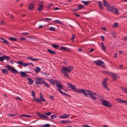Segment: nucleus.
<instances>
[{"mask_svg":"<svg viewBox=\"0 0 127 127\" xmlns=\"http://www.w3.org/2000/svg\"><path fill=\"white\" fill-rule=\"evenodd\" d=\"M23 116L26 117L30 118L32 117L31 116L29 115H24L22 116Z\"/></svg>","mask_w":127,"mask_h":127,"instance_id":"49530a36","label":"nucleus"},{"mask_svg":"<svg viewBox=\"0 0 127 127\" xmlns=\"http://www.w3.org/2000/svg\"><path fill=\"white\" fill-rule=\"evenodd\" d=\"M37 114L39 116L38 117L39 118H44L45 115L44 114H40L39 113H37Z\"/></svg>","mask_w":127,"mask_h":127,"instance_id":"4be33fe9","label":"nucleus"},{"mask_svg":"<svg viewBox=\"0 0 127 127\" xmlns=\"http://www.w3.org/2000/svg\"><path fill=\"white\" fill-rule=\"evenodd\" d=\"M44 19L46 20H49V21H50L52 19L51 18H44Z\"/></svg>","mask_w":127,"mask_h":127,"instance_id":"0e129e2a","label":"nucleus"},{"mask_svg":"<svg viewBox=\"0 0 127 127\" xmlns=\"http://www.w3.org/2000/svg\"><path fill=\"white\" fill-rule=\"evenodd\" d=\"M98 3L99 8L101 9H103V8L102 5V2L101 1H98Z\"/></svg>","mask_w":127,"mask_h":127,"instance_id":"2eb2a0df","label":"nucleus"},{"mask_svg":"<svg viewBox=\"0 0 127 127\" xmlns=\"http://www.w3.org/2000/svg\"><path fill=\"white\" fill-rule=\"evenodd\" d=\"M111 33L112 34L113 36H114V37L115 38L116 37L115 33L114 31H112L111 32Z\"/></svg>","mask_w":127,"mask_h":127,"instance_id":"ea45409f","label":"nucleus"},{"mask_svg":"<svg viewBox=\"0 0 127 127\" xmlns=\"http://www.w3.org/2000/svg\"><path fill=\"white\" fill-rule=\"evenodd\" d=\"M56 117L55 115H52L51 116V119H54L56 118Z\"/></svg>","mask_w":127,"mask_h":127,"instance_id":"603ef678","label":"nucleus"},{"mask_svg":"<svg viewBox=\"0 0 127 127\" xmlns=\"http://www.w3.org/2000/svg\"><path fill=\"white\" fill-rule=\"evenodd\" d=\"M28 33L27 32H25V33H22V35H27L28 34Z\"/></svg>","mask_w":127,"mask_h":127,"instance_id":"338daca9","label":"nucleus"},{"mask_svg":"<svg viewBox=\"0 0 127 127\" xmlns=\"http://www.w3.org/2000/svg\"><path fill=\"white\" fill-rule=\"evenodd\" d=\"M82 2L86 5H88L90 2H88V1L82 0Z\"/></svg>","mask_w":127,"mask_h":127,"instance_id":"2f4dec72","label":"nucleus"},{"mask_svg":"<svg viewBox=\"0 0 127 127\" xmlns=\"http://www.w3.org/2000/svg\"><path fill=\"white\" fill-rule=\"evenodd\" d=\"M20 39L21 40H26V38L23 37L20 38Z\"/></svg>","mask_w":127,"mask_h":127,"instance_id":"6e6d98bb","label":"nucleus"},{"mask_svg":"<svg viewBox=\"0 0 127 127\" xmlns=\"http://www.w3.org/2000/svg\"><path fill=\"white\" fill-rule=\"evenodd\" d=\"M19 74H21V77H25L27 76V75L26 73L23 72H19Z\"/></svg>","mask_w":127,"mask_h":127,"instance_id":"a211bd4d","label":"nucleus"},{"mask_svg":"<svg viewBox=\"0 0 127 127\" xmlns=\"http://www.w3.org/2000/svg\"><path fill=\"white\" fill-rule=\"evenodd\" d=\"M122 89L124 93L127 94V88L123 87L122 88Z\"/></svg>","mask_w":127,"mask_h":127,"instance_id":"e433bc0d","label":"nucleus"},{"mask_svg":"<svg viewBox=\"0 0 127 127\" xmlns=\"http://www.w3.org/2000/svg\"><path fill=\"white\" fill-rule=\"evenodd\" d=\"M60 49L63 51H66L68 52H70L71 50L70 49L66 48L63 46H61L60 47Z\"/></svg>","mask_w":127,"mask_h":127,"instance_id":"1a4fd4ad","label":"nucleus"},{"mask_svg":"<svg viewBox=\"0 0 127 127\" xmlns=\"http://www.w3.org/2000/svg\"><path fill=\"white\" fill-rule=\"evenodd\" d=\"M70 115L68 114V115H67V116L66 117H63V116H61V118H67L68 116H69Z\"/></svg>","mask_w":127,"mask_h":127,"instance_id":"a18cd8bd","label":"nucleus"},{"mask_svg":"<svg viewBox=\"0 0 127 127\" xmlns=\"http://www.w3.org/2000/svg\"><path fill=\"white\" fill-rule=\"evenodd\" d=\"M102 105L107 107H111L112 105L109 102L107 101L106 100H101Z\"/></svg>","mask_w":127,"mask_h":127,"instance_id":"20e7f679","label":"nucleus"},{"mask_svg":"<svg viewBox=\"0 0 127 127\" xmlns=\"http://www.w3.org/2000/svg\"><path fill=\"white\" fill-rule=\"evenodd\" d=\"M2 72L5 74H7L8 70L5 69H1Z\"/></svg>","mask_w":127,"mask_h":127,"instance_id":"393cba45","label":"nucleus"},{"mask_svg":"<svg viewBox=\"0 0 127 127\" xmlns=\"http://www.w3.org/2000/svg\"><path fill=\"white\" fill-rule=\"evenodd\" d=\"M0 38L2 40L1 41L2 42L4 43L7 45L9 44V43L8 42V41L2 38Z\"/></svg>","mask_w":127,"mask_h":127,"instance_id":"f3484780","label":"nucleus"},{"mask_svg":"<svg viewBox=\"0 0 127 127\" xmlns=\"http://www.w3.org/2000/svg\"><path fill=\"white\" fill-rule=\"evenodd\" d=\"M118 26V24L117 23H114L113 27H117Z\"/></svg>","mask_w":127,"mask_h":127,"instance_id":"37998d69","label":"nucleus"},{"mask_svg":"<svg viewBox=\"0 0 127 127\" xmlns=\"http://www.w3.org/2000/svg\"><path fill=\"white\" fill-rule=\"evenodd\" d=\"M47 51L51 54H56V52H55L52 51L50 49H47Z\"/></svg>","mask_w":127,"mask_h":127,"instance_id":"cd10ccee","label":"nucleus"},{"mask_svg":"<svg viewBox=\"0 0 127 127\" xmlns=\"http://www.w3.org/2000/svg\"><path fill=\"white\" fill-rule=\"evenodd\" d=\"M44 80L41 78L37 77L35 79V83L37 84H41L42 83Z\"/></svg>","mask_w":127,"mask_h":127,"instance_id":"423d86ee","label":"nucleus"},{"mask_svg":"<svg viewBox=\"0 0 127 127\" xmlns=\"http://www.w3.org/2000/svg\"><path fill=\"white\" fill-rule=\"evenodd\" d=\"M111 7V9L112 10V12H115L117 14L118 13L117 9L116 8H114V6H112Z\"/></svg>","mask_w":127,"mask_h":127,"instance_id":"dca6fc26","label":"nucleus"},{"mask_svg":"<svg viewBox=\"0 0 127 127\" xmlns=\"http://www.w3.org/2000/svg\"><path fill=\"white\" fill-rule=\"evenodd\" d=\"M112 75L114 80H116V79L117 78V77H118V76L116 74L113 73H112Z\"/></svg>","mask_w":127,"mask_h":127,"instance_id":"aec40b11","label":"nucleus"},{"mask_svg":"<svg viewBox=\"0 0 127 127\" xmlns=\"http://www.w3.org/2000/svg\"><path fill=\"white\" fill-rule=\"evenodd\" d=\"M56 87L61 89H63V87L62 86V85L60 83V82L59 81L58 82H57L56 84Z\"/></svg>","mask_w":127,"mask_h":127,"instance_id":"9b49d317","label":"nucleus"},{"mask_svg":"<svg viewBox=\"0 0 127 127\" xmlns=\"http://www.w3.org/2000/svg\"><path fill=\"white\" fill-rule=\"evenodd\" d=\"M15 99L17 100H21V101L22 100V99L19 97H16L15 98Z\"/></svg>","mask_w":127,"mask_h":127,"instance_id":"5fc2aeb1","label":"nucleus"},{"mask_svg":"<svg viewBox=\"0 0 127 127\" xmlns=\"http://www.w3.org/2000/svg\"><path fill=\"white\" fill-rule=\"evenodd\" d=\"M114 57L115 58H117V53H115L114 56Z\"/></svg>","mask_w":127,"mask_h":127,"instance_id":"774afa93","label":"nucleus"},{"mask_svg":"<svg viewBox=\"0 0 127 127\" xmlns=\"http://www.w3.org/2000/svg\"><path fill=\"white\" fill-rule=\"evenodd\" d=\"M105 73H107V74H109V75H110L111 74L112 75V73H111V72H109V71H105Z\"/></svg>","mask_w":127,"mask_h":127,"instance_id":"09e8293b","label":"nucleus"},{"mask_svg":"<svg viewBox=\"0 0 127 127\" xmlns=\"http://www.w3.org/2000/svg\"><path fill=\"white\" fill-rule=\"evenodd\" d=\"M5 67L8 70L10 71L12 73L16 74L18 73V71L13 67L11 66L8 65H5Z\"/></svg>","mask_w":127,"mask_h":127,"instance_id":"7ed1b4c3","label":"nucleus"},{"mask_svg":"<svg viewBox=\"0 0 127 127\" xmlns=\"http://www.w3.org/2000/svg\"><path fill=\"white\" fill-rule=\"evenodd\" d=\"M74 37H75V35L74 34H72V37L71 38V40H73L74 38Z\"/></svg>","mask_w":127,"mask_h":127,"instance_id":"bf43d9fd","label":"nucleus"},{"mask_svg":"<svg viewBox=\"0 0 127 127\" xmlns=\"http://www.w3.org/2000/svg\"><path fill=\"white\" fill-rule=\"evenodd\" d=\"M124 41L127 40V36L124 37L122 39Z\"/></svg>","mask_w":127,"mask_h":127,"instance_id":"de8ad7c7","label":"nucleus"},{"mask_svg":"<svg viewBox=\"0 0 127 127\" xmlns=\"http://www.w3.org/2000/svg\"><path fill=\"white\" fill-rule=\"evenodd\" d=\"M74 69V67L72 66L69 65L67 67L64 66L62 68L61 71L64 75L67 78L69 77L68 73H70Z\"/></svg>","mask_w":127,"mask_h":127,"instance_id":"f257e3e1","label":"nucleus"},{"mask_svg":"<svg viewBox=\"0 0 127 127\" xmlns=\"http://www.w3.org/2000/svg\"><path fill=\"white\" fill-rule=\"evenodd\" d=\"M17 63L21 65H22L23 64V61H19L16 62Z\"/></svg>","mask_w":127,"mask_h":127,"instance_id":"4c0bfd02","label":"nucleus"},{"mask_svg":"<svg viewBox=\"0 0 127 127\" xmlns=\"http://www.w3.org/2000/svg\"><path fill=\"white\" fill-rule=\"evenodd\" d=\"M29 65L28 63H23L22 66L24 67H25L26 66H28Z\"/></svg>","mask_w":127,"mask_h":127,"instance_id":"79ce46f5","label":"nucleus"},{"mask_svg":"<svg viewBox=\"0 0 127 127\" xmlns=\"http://www.w3.org/2000/svg\"><path fill=\"white\" fill-rule=\"evenodd\" d=\"M33 70H35V72L37 73L40 71L41 69L39 67L37 66L36 67V69H33Z\"/></svg>","mask_w":127,"mask_h":127,"instance_id":"b1692460","label":"nucleus"},{"mask_svg":"<svg viewBox=\"0 0 127 127\" xmlns=\"http://www.w3.org/2000/svg\"><path fill=\"white\" fill-rule=\"evenodd\" d=\"M66 123H71V122L70 121H66Z\"/></svg>","mask_w":127,"mask_h":127,"instance_id":"69168bd1","label":"nucleus"},{"mask_svg":"<svg viewBox=\"0 0 127 127\" xmlns=\"http://www.w3.org/2000/svg\"><path fill=\"white\" fill-rule=\"evenodd\" d=\"M49 97L50 98V99H53L54 98V96L53 95H49Z\"/></svg>","mask_w":127,"mask_h":127,"instance_id":"3c124183","label":"nucleus"},{"mask_svg":"<svg viewBox=\"0 0 127 127\" xmlns=\"http://www.w3.org/2000/svg\"><path fill=\"white\" fill-rule=\"evenodd\" d=\"M101 29L105 31H106V28L105 27H102Z\"/></svg>","mask_w":127,"mask_h":127,"instance_id":"e2e57ef3","label":"nucleus"},{"mask_svg":"<svg viewBox=\"0 0 127 127\" xmlns=\"http://www.w3.org/2000/svg\"><path fill=\"white\" fill-rule=\"evenodd\" d=\"M39 8L38 9V10L39 11H41L42 9H43L44 7V6H43L41 4L39 3Z\"/></svg>","mask_w":127,"mask_h":127,"instance_id":"5701e85b","label":"nucleus"},{"mask_svg":"<svg viewBox=\"0 0 127 127\" xmlns=\"http://www.w3.org/2000/svg\"><path fill=\"white\" fill-rule=\"evenodd\" d=\"M102 47V50L104 51L105 49V47L103 43H101Z\"/></svg>","mask_w":127,"mask_h":127,"instance_id":"f704fd0d","label":"nucleus"},{"mask_svg":"<svg viewBox=\"0 0 127 127\" xmlns=\"http://www.w3.org/2000/svg\"><path fill=\"white\" fill-rule=\"evenodd\" d=\"M55 27H51L49 28V30L52 31H55Z\"/></svg>","mask_w":127,"mask_h":127,"instance_id":"58836bf2","label":"nucleus"},{"mask_svg":"<svg viewBox=\"0 0 127 127\" xmlns=\"http://www.w3.org/2000/svg\"><path fill=\"white\" fill-rule=\"evenodd\" d=\"M52 46L54 48L56 49H57L58 48L59 46V45H56L53 44L52 45Z\"/></svg>","mask_w":127,"mask_h":127,"instance_id":"7c9ffc66","label":"nucleus"},{"mask_svg":"<svg viewBox=\"0 0 127 127\" xmlns=\"http://www.w3.org/2000/svg\"><path fill=\"white\" fill-rule=\"evenodd\" d=\"M43 74H44L45 75L48 76L49 75V74H47L46 73V72H43Z\"/></svg>","mask_w":127,"mask_h":127,"instance_id":"4d7b16f0","label":"nucleus"},{"mask_svg":"<svg viewBox=\"0 0 127 127\" xmlns=\"http://www.w3.org/2000/svg\"><path fill=\"white\" fill-rule=\"evenodd\" d=\"M103 3H104V5L105 7H106L107 6L108 4H109L106 2V0H103Z\"/></svg>","mask_w":127,"mask_h":127,"instance_id":"bb28decb","label":"nucleus"},{"mask_svg":"<svg viewBox=\"0 0 127 127\" xmlns=\"http://www.w3.org/2000/svg\"><path fill=\"white\" fill-rule=\"evenodd\" d=\"M57 90H58L62 95H66V94L65 93L63 92L59 89H58Z\"/></svg>","mask_w":127,"mask_h":127,"instance_id":"72a5a7b5","label":"nucleus"},{"mask_svg":"<svg viewBox=\"0 0 127 127\" xmlns=\"http://www.w3.org/2000/svg\"><path fill=\"white\" fill-rule=\"evenodd\" d=\"M0 24L2 25H3L5 24V23L3 21H2L0 22Z\"/></svg>","mask_w":127,"mask_h":127,"instance_id":"680f3d73","label":"nucleus"},{"mask_svg":"<svg viewBox=\"0 0 127 127\" xmlns=\"http://www.w3.org/2000/svg\"><path fill=\"white\" fill-rule=\"evenodd\" d=\"M33 100L35 101L40 103H42V101L40 100V99L38 98L34 97Z\"/></svg>","mask_w":127,"mask_h":127,"instance_id":"4468645a","label":"nucleus"},{"mask_svg":"<svg viewBox=\"0 0 127 127\" xmlns=\"http://www.w3.org/2000/svg\"><path fill=\"white\" fill-rule=\"evenodd\" d=\"M47 80L53 85H54L55 83L56 82V81L54 80H53L52 79H48Z\"/></svg>","mask_w":127,"mask_h":127,"instance_id":"6ab92c4d","label":"nucleus"},{"mask_svg":"<svg viewBox=\"0 0 127 127\" xmlns=\"http://www.w3.org/2000/svg\"><path fill=\"white\" fill-rule=\"evenodd\" d=\"M17 115L16 114H9L8 115V116H15Z\"/></svg>","mask_w":127,"mask_h":127,"instance_id":"c03bdc74","label":"nucleus"},{"mask_svg":"<svg viewBox=\"0 0 127 127\" xmlns=\"http://www.w3.org/2000/svg\"><path fill=\"white\" fill-rule=\"evenodd\" d=\"M9 40L12 41H17V38H14L12 37H10L9 38Z\"/></svg>","mask_w":127,"mask_h":127,"instance_id":"a878e982","label":"nucleus"},{"mask_svg":"<svg viewBox=\"0 0 127 127\" xmlns=\"http://www.w3.org/2000/svg\"><path fill=\"white\" fill-rule=\"evenodd\" d=\"M53 22L57 23H58L60 24H62V21H60L59 20H54Z\"/></svg>","mask_w":127,"mask_h":127,"instance_id":"c9c22d12","label":"nucleus"},{"mask_svg":"<svg viewBox=\"0 0 127 127\" xmlns=\"http://www.w3.org/2000/svg\"><path fill=\"white\" fill-rule=\"evenodd\" d=\"M35 93L32 90V91L31 94L32 95V96H33L34 97H35Z\"/></svg>","mask_w":127,"mask_h":127,"instance_id":"a19ab883","label":"nucleus"},{"mask_svg":"<svg viewBox=\"0 0 127 127\" xmlns=\"http://www.w3.org/2000/svg\"><path fill=\"white\" fill-rule=\"evenodd\" d=\"M61 123H63V124H65L66 123V121H61L60 122Z\"/></svg>","mask_w":127,"mask_h":127,"instance_id":"864d4df0","label":"nucleus"},{"mask_svg":"<svg viewBox=\"0 0 127 127\" xmlns=\"http://www.w3.org/2000/svg\"><path fill=\"white\" fill-rule=\"evenodd\" d=\"M10 58V57L3 55L2 56L0 57V61L3 62V60L5 59L7 61H8Z\"/></svg>","mask_w":127,"mask_h":127,"instance_id":"0eeeda50","label":"nucleus"},{"mask_svg":"<svg viewBox=\"0 0 127 127\" xmlns=\"http://www.w3.org/2000/svg\"><path fill=\"white\" fill-rule=\"evenodd\" d=\"M27 79L28 80V83L30 85L32 84L34 82V81L30 78H28Z\"/></svg>","mask_w":127,"mask_h":127,"instance_id":"412c9836","label":"nucleus"},{"mask_svg":"<svg viewBox=\"0 0 127 127\" xmlns=\"http://www.w3.org/2000/svg\"><path fill=\"white\" fill-rule=\"evenodd\" d=\"M39 97L40 98V100H41L42 102L43 101H45L46 102H47V101L43 97V96L41 94V93H39Z\"/></svg>","mask_w":127,"mask_h":127,"instance_id":"f8f14e48","label":"nucleus"},{"mask_svg":"<svg viewBox=\"0 0 127 127\" xmlns=\"http://www.w3.org/2000/svg\"><path fill=\"white\" fill-rule=\"evenodd\" d=\"M28 58L31 59L32 61H34L35 59L34 58H33L29 57H28Z\"/></svg>","mask_w":127,"mask_h":127,"instance_id":"052dcab7","label":"nucleus"},{"mask_svg":"<svg viewBox=\"0 0 127 127\" xmlns=\"http://www.w3.org/2000/svg\"><path fill=\"white\" fill-rule=\"evenodd\" d=\"M107 10L109 11H111L112 12V10L111 9V7L110 5V4H108L107 5Z\"/></svg>","mask_w":127,"mask_h":127,"instance_id":"c85d7f7f","label":"nucleus"},{"mask_svg":"<svg viewBox=\"0 0 127 127\" xmlns=\"http://www.w3.org/2000/svg\"><path fill=\"white\" fill-rule=\"evenodd\" d=\"M94 63L98 66H100L103 64L104 62L100 60L97 61H94Z\"/></svg>","mask_w":127,"mask_h":127,"instance_id":"9d476101","label":"nucleus"},{"mask_svg":"<svg viewBox=\"0 0 127 127\" xmlns=\"http://www.w3.org/2000/svg\"><path fill=\"white\" fill-rule=\"evenodd\" d=\"M77 93H81L82 92L85 95L87 96L90 95L92 97V99L93 100H95L96 98L95 97L93 96V94L92 91L87 90L85 89H79L76 91Z\"/></svg>","mask_w":127,"mask_h":127,"instance_id":"f03ea898","label":"nucleus"},{"mask_svg":"<svg viewBox=\"0 0 127 127\" xmlns=\"http://www.w3.org/2000/svg\"><path fill=\"white\" fill-rule=\"evenodd\" d=\"M67 84L69 88H71L72 90L74 91H76L77 92L76 87L74 85H73L71 84V83H67Z\"/></svg>","mask_w":127,"mask_h":127,"instance_id":"6e6552de","label":"nucleus"},{"mask_svg":"<svg viewBox=\"0 0 127 127\" xmlns=\"http://www.w3.org/2000/svg\"><path fill=\"white\" fill-rule=\"evenodd\" d=\"M34 4L32 2H31L29 4L28 7V9L31 10L34 9Z\"/></svg>","mask_w":127,"mask_h":127,"instance_id":"ddd939ff","label":"nucleus"},{"mask_svg":"<svg viewBox=\"0 0 127 127\" xmlns=\"http://www.w3.org/2000/svg\"><path fill=\"white\" fill-rule=\"evenodd\" d=\"M78 9L79 10L81 9L84 7V6L81 4H79L78 5Z\"/></svg>","mask_w":127,"mask_h":127,"instance_id":"c756f323","label":"nucleus"},{"mask_svg":"<svg viewBox=\"0 0 127 127\" xmlns=\"http://www.w3.org/2000/svg\"><path fill=\"white\" fill-rule=\"evenodd\" d=\"M44 113L46 115L48 116L50 115V114L51 113V112H50L47 113Z\"/></svg>","mask_w":127,"mask_h":127,"instance_id":"8fccbe9b","label":"nucleus"},{"mask_svg":"<svg viewBox=\"0 0 127 127\" xmlns=\"http://www.w3.org/2000/svg\"><path fill=\"white\" fill-rule=\"evenodd\" d=\"M74 14L77 17H79L80 16L79 14H78L76 13H74Z\"/></svg>","mask_w":127,"mask_h":127,"instance_id":"13d9d810","label":"nucleus"},{"mask_svg":"<svg viewBox=\"0 0 127 127\" xmlns=\"http://www.w3.org/2000/svg\"><path fill=\"white\" fill-rule=\"evenodd\" d=\"M108 80V78L104 79L102 83V84L104 88L107 89V90H109V89L107 87V82Z\"/></svg>","mask_w":127,"mask_h":127,"instance_id":"39448f33","label":"nucleus"},{"mask_svg":"<svg viewBox=\"0 0 127 127\" xmlns=\"http://www.w3.org/2000/svg\"><path fill=\"white\" fill-rule=\"evenodd\" d=\"M43 84H44V86L48 88H49V85L46 83V82L44 80L43 81Z\"/></svg>","mask_w":127,"mask_h":127,"instance_id":"473e14b6","label":"nucleus"}]
</instances>
